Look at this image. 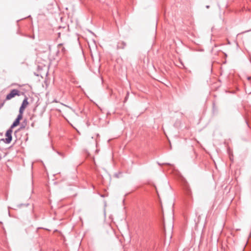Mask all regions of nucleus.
Instances as JSON below:
<instances>
[{
    "instance_id": "obj_5",
    "label": "nucleus",
    "mask_w": 251,
    "mask_h": 251,
    "mask_svg": "<svg viewBox=\"0 0 251 251\" xmlns=\"http://www.w3.org/2000/svg\"><path fill=\"white\" fill-rule=\"evenodd\" d=\"M23 118V114L19 113L17 118L15 120V121L13 122V124L11 125L10 128H13V127L17 126L19 123L20 121Z\"/></svg>"
},
{
    "instance_id": "obj_4",
    "label": "nucleus",
    "mask_w": 251,
    "mask_h": 251,
    "mask_svg": "<svg viewBox=\"0 0 251 251\" xmlns=\"http://www.w3.org/2000/svg\"><path fill=\"white\" fill-rule=\"evenodd\" d=\"M66 52V50L65 48L63 46L62 44H60L57 46V51L56 52V54L58 56H61L63 54H65Z\"/></svg>"
},
{
    "instance_id": "obj_3",
    "label": "nucleus",
    "mask_w": 251,
    "mask_h": 251,
    "mask_svg": "<svg viewBox=\"0 0 251 251\" xmlns=\"http://www.w3.org/2000/svg\"><path fill=\"white\" fill-rule=\"evenodd\" d=\"M19 91L17 89H13L11 91L9 94L7 95L6 97V100H9L14 98L16 96H19Z\"/></svg>"
},
{
    "instance_id": "obj_1",
    "label": "nucleus",
    "mask_w": 251,
    "mask_h": 251,
    "mask_svg": "<svg viewBox=\"0 0 251 251\" xmlns=\"http://www.w3.org/2000/svg\"><path fill=\"white\" fill-rule=\"evenodd\" d=\"M12 128H9L8 129L6 132L5 136H6V138L5 140L3 139H1V140L4 141L5 143L6 144H9L11 141H12Z\"/></svg>"
},
{
    "instance_id": "obj_6",
    "label": "nucleus",
    "mask_w": 251,
    "mask_h": 251,
    "mask_svg": "<svg viewBox=\"0 0 251 251\" xmlns=\"http://www.w3.org/2000/svg\"><path fill=\"white\" fill-rule=\"evenodd\" d=\"M187 195L188 196L191 197L192 193L191 191L190 190H188L187 192Z\"/></svg>"
},
{
    "instance_id": "obj_8",
    "label": "nucleus",
    "mask_w": 251,
    "mask_h": 251,
    "mask_svg": "<svg viewBox=\"0 0 251 251\" xmlns=\"http://www.w3.org/2000/svg\"><path fill=\"white\" fill-rule=\"evenodd\" d=\"M128 94H129L128 93H127V95H126V96L125 98V100H126L127 99V97H128Z\"/></svg>"
},
{
    "instance_id": "obj_10",
    "label": "nucleus",
    "mask_w": 251,
    "mask_h": 251,
    "mask_svg": "<svg viewBox=\"0 0 251 251\" xmlns=\"http://www.w3.org/2000/svg\"><path fill=\"white\" fill-rule=\"evenodd\" d=\"M24 128V126H22V127H21V128Z\"/></svg>"
},
{
    "instance_id": "obj_9",
    "label": "nucleus",
    "mask_w": 251,
    "mask_h": 251,
    "mask_svg": "<svg viewBox=\"0 0 251 251\" xmlns=\"http://www.w3.org/2000/svg\"><path fill=\"white\" fill-rule=\"evenodd\" d=\"M251 77H249L248 78V80H250V79H251Z\"/></svg>"
},
{
    "instance_id": "obj_7",
    "label": "nucleus",
    "mask_w": 251,
    "mask_h": 251,
    "mask_svg": "<svg viewBox=\"0 0 251 251\" xmlns=\"http://www.w3.org/2000/svg\"><path fill=\"white\" fill-rule=\"evenodd\" d=\"M246 93H248L249 94H251V91H250L249 90H246Z\"/></svg>"
},
{
    "instance_id": "obj_2",
    "label": "nucleus",
    "mask_w": 251,
    "mask_h": 251,
    "mask_svg": "<svg viewBox=\"0 0 251 251\" xmlns=\"http://www.w3.org/2000/svg\"><path fill=\"white\" fill-rule=\"evenodd\" d=\"M28 98L27 97H25L22 103L21 106L20 107L19 109V113L22 114L23 115V113L24 112L25 109V108L28 105Z\"/></svg>"
}]
</instances>
